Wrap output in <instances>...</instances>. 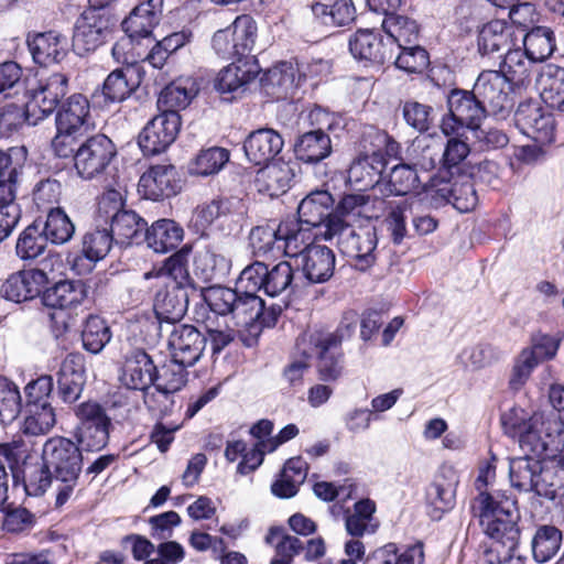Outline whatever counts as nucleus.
<instances>
[{"instance_id":"nucleus-1","label":"nucleus","mask_w":564,"mask_h":564,"mask_svg":"<svg viewBox=\"0 0 564 564\" xmlns=\"http://www.w3.org/2000/svg\"><path fill=\"white\" fill-rule=\"evenodd\" d=\"M43 467L32 475L26 490L32 495H41L55 485V506H64L78 485L83 470V454L78 445L63 436H54L45 441L42 448Z\"/></svg>"},{"instance_id":"nucleus-2","label":"nucleus","mask_w":564,"mask_h":564,"mask_svg":"<svg viewBox=\"0 0 564 564\" xmlns=\"http://www.w3.org/2000/svg\"><path fill=\"white\" fill-rule=\"evenodd\" d=\"M473 510L484 533L494 541L491 552L498 554V563L511 560L520 539L516 501L500 492H484L475 498Z\"/></svg>"},{"instance_id":"nucleus-3","label":"nucleus","mask_w":564,"mask_h":564,"mask_svg":"<svg viewBox=\"0 0 564 564\" xmlns=\"http://www.w3.org/2000/svg\"><path fill=\"white\" fill-rule=\"evenodd\" d=\"M511 486L520 492H534L554 501L564 496V473L555 466H544L533 457H513L509 463Z\"/></svg>"},{"instance_id":"nucleus-4","label":"nucleus","mask_w":564,"mask_h":564,"mask_svg":"<svg viewBox=\"0 0 564 564\" xmlns=\"http://www.w3.org/2000/svg\"><path fill=\"white\" fill-rule=\"evenodd\" d=\"M337 238V245L343 254L355 260V267L366 271L376 261L375 250L377 235L375 227H359L355 229L344 219L333 217L328 220L324 231V239Z\"/></svg>"},{"instance_id":"nucleus-5","label":"nucleus","mask_w":564,"mask_h":564,"mask_svg":"<svg viewBox=\"0 0 564 564\" xmlns=\"http://www.w3.org/2000/svg\"><path fill=\"white\" fill-rule=\"evenodd\" d=\"M531 424L532 426L517 438L519 447L524 454L522 457H533L540 460L542 457H555L561 452L563 433L557 420L534 413Z\"/></svg>"},{"instance_id":"nucleus-6","label":"nucleus","mask_w":564,"mask_h":564,"mask_svg":"<svg viewBox=\"0 0 564 564\" xmlns=\"http://www.w3.org/2000/svg\"><path fill=\"white\" fill-rule=\"evenodd\" d=\"M294 271L286 261L271 268L261 261L247 265L239 274L236 285L249 291H263L269 296H278L292 286Z\"/></svg>"},{"instance_id":"nucleus-7","label":"nucleus","mask_w":564,"mask_h":564,"mask_svg":"<svg viewBox=\"0 0 564 564\" xmlns=\"http://www.w3.org/2000/svg\"><path fill=\"white\" fill-rule=\"evenodd\" d=\"M257 41L256 21L247 14L239 15L212 37V48L219 57L230 59L248 56Z\"/></svg>"},{"instance_id":"nucleus-8","label":"nucleus","mask_w":564,"mask_h":564,"mask_svg":"<svg viewBox=\"0 0 564 564\" xmlns=\"http://www.w3.org/2000/svg\"><path fill=\"white\" fill-rule=\"evenodd\" d=\"M432 202L436 206L452 204L460 213L473 210L478 197L471 177L467 174L429 177Z\"/></svg>"},{"instance_id":"nucleus-9","label":"nucleus","mask_w":564,"mask_h":564,"mask_svg":"<svg viewBox=\"0 0 564 564\" xmlns=\"http://www.w3.org/2000/svg\"><path fill=\"white\" fill-rule=\"evenodd\" d=\"M68 88V79L61 73L52 74L46 79L39 80L35 88L30 90L29 100L25 104V120L29 124H37L56 109L61 98Z\"/></svg>"},{"instance_id":"nucleus-10","label":"nucleus","mask_w":564,"mask_h":564,"mask_svg":"<svg viewBox=\"0 0 564 564\" xmlns=\"http://www.w3.org/2000/svg\"><path fill=\"white\" fill-rule=\"evenodd\" d=\"M110 15L98 8L89 7L77 19L73 35V48L78 55L96 51L111 32Z\"/></svg>"},{"instance_id":"nucleus-11","label":"nucleus","mask_w":564,"mask_h":564,"mask_svg":"<svg viewBox=\"0 0 564 564\" xmlns=\"http://www.w3.org/2000/svg\"><path fill=\"white\" fill-rule=\"evenodd\" d=\"M115 155L113 142L105 134H96L77 148L74 166L82 178L91 180L105 172Z\"/></svg>"},{"instance_id":"nucleus-12","label":"nucleus","mask_w":564,"mask_h":564,"mask_svg":"<svg viewBox=\"0 0 564 564\" xmlns=\"http://www.w3.org/2000/svg\"><path fill=\"white\" fill-rule=\"evenodd\" d=\"M473 88L486 113L503 117L513 107L512 84L499 72L480 73Z\"/></svg>"},{"instance_id":"nucleus-13","label":"nucleus","mask_w":564,"mask_h":564,"mask_svg":"<svg viewBox=\"0 0 564 564\" xmlns=\"http://www.w3.org/2000/svg\"><path fill=\"white\" fill-rule=\"evenodd\" d=\"M180 129V113L162 111L150 120L139 134V147L144 155L159 154L175 141Z\"/></svg>"},{"instance_id":"nucleus-14","label":"nucleus","mask_w":564,"mask_h":564,"mask_svg":"<svg viewBox=\"0 0 564 564\" xmlns=\"http://www.w3.org/2000/svg\"><path fill=\"white\" fill-rule=\"evenodd\" d=\"M459 477L451 466H442L426 489V505L433 520H440L452 510L456 501Z\"/></svg>"},{"instance_id":"nucleus-15","label":"nucleus","mask_w":564,"mask_h":564,"mask_svg":"<svg viewBox=\"0 0 564 564\" xmlns=\"http://www.w3.org/2000/svg\"><path fill=\"white\" fill-rule=\"evenodd\" d=\"M514 122L520 132L536 142L553 140L554 120L536 100L520 102L514 112Z\"/></svg>"},{"instance_id":"nucleus-16","label":"nucleus","mask_w":564,"mask_h":564,"mask_svg":"<svg viewBox=\"0 0 564 564\" xmlns=\"http://www.w3.org/2000/svg\"><path fill=\"white\" fill-rule=\"evenodd\" d=\"M206 337L192 325H175L167 338L171 358L185 366H194L203 355Z\"/></svg>"},{"instance_id":"nucleus-17","label":"nucleus","mask_w":564,"mask_h":564,"mask_svg":"<svg viewBox=\"0 0 564 564\" xmlns=\"http://www.w3.org/2000/svg\"><path fill=\"white\" fill-rule=\"evenodd\" d=\"M237 289L239 292L231 313L236 325L260 329L275 324L276 317L273 313L264 311V301L257 295L259 291H249L238 286Z\"/></svg>"},{"instance_id":"nucleus-18","label":"nucleus","mask_w":564,"mask_h":564,"mask_svg":"<svg viewBox=\"0 0 564 564\" xmlns=\"http://www.w3.org/2000/svg\"><path fill=\"white\" fill-rule=\"evenodd\" d=\"M180 188L176 170L171 164L151 166L141 175L138 184L139 193L152 200L174 196Z\"/></svg>"},{"instance_id":"nucleus-19","label":"nucleus","mask_w":564,"mask_h":564,"mask_svg":"<svg viewBox=\"0 0 564 564\" xmlns=\"http://www.w3.org/2000/svg\"><path fill=\"white\" fill-rule=\"evenodd\" d=\"M47 282V274L43 270H21L3 282L0 293L6 300L20 303L42 294Z\"/></svg>"},{"instance_id":"nucleus-20","label":"nucleus","mask_w":564,"mask_h":564,"mask_svg":"<svg viewBox=\"0 0 564 564\" xmlns=\"http://www.w3.org/2000/svg\"><path fill=\"white\" fill-rule=\"evenodd\" d=\"M334 204L332 195L327 191H315L302 199L297 207L299 219L296 221L312 227L315 236L324 238L326 225L333 215L330 208Z\"/></svg>"},{"instance_id":"nucleus-21","label":"nucleus","mask_w":564,"mask_h":564,"mask_svg":"<svg viewBox=\"0 0 564 564\" xmlns=\"http://www.w3.org/2000/svg\"><path fill=\"white\" fill-rule=\"evenodd\" d=\"M156 367L151 357L141 349L127 355L122 366L120 381L128 389L147 391L154 382Z\"/></svg>"},{"instance_id":"nucleus-22","label":"nucleus","mask_w":564,"mask_h":564,"mask_svg":"<svg viewBox=\"0 0 564 564\" xmlns=\"http://www.w3.org/2000/svg\"><path fill=\"white\" fill-rule=\"evenodd\" d=\"M295 263L312 283H323L330 279L335 269V254L326 246L306 247Z\"/></svg>"},{"instance_id":"nucleus-23","label":"nucleus","mask_w":564,"mask_h":564,"mask_svg":"<svg viewBox=\"0 0 564 564\" xmlns=\"http://www.w3.org/2000/svg\"><path fill=\"white\" fill-rule=\"evenodd\" d=\"M283 137L272 128H261L252 131L243 143L247 159L256 164H267L283 149Z\"/></svg>"},{"instance_id":"nucleus-24","label":"nucleus","mask_w":564,"mask_h":564,"mask_svg":"<svg viewBox=\"0 0 564 564\" xmlns=\"http://www.w3.org/2000/svg\"><path fill=\"white\" fill-rule=\"evenodd\" d=\"M163 10V0L140 2L122 21V28L131 40L149 37L159 24Z\"/></svg>"},{"instance_id":"nucleus-25","label":"nucleus","mask_w":564,"mask_h":564,"mask_svg":"<svg viewBox=\"0 0 564 564\" xmlns=\"http://www.w3.org/2000/svg\"><path fill=\"white\" fill-rule=\"evenodd\" d=\"M84 358L79 354H68L63 360L57 378L58 394L65 403L77 401L85 386Z\"/></svg>"},{"instance_id":"nucleus-26","label":"nucleus","mask_w":564,"mask_h":564,"mask_svg":"<svg viewBox=\"0 0 564 564\" xmlns=\"http://www.w3.org/2000/svg\"><path fill=\"white\" fill-rule=\"evenodd\" d=\"M153 307L159 319L167 323L178 322L188 307V289L173 281L156 293Z\"/></svg>"},{"instance_id":"nucleus-27","label":"nucleus","mask_w":564,"mask_h":564,"mask_svg":"<svg viewBox=\"0 0 564 564\" xmlns=\"http://www.w3.org/2000/svg\"><path fill=\"white\" fill-rule=\"evenodd\" d=\"M448 111L470 130H478L486 112L475 90L452 89L447 95Z\"/></svg>"},{"instance_id":"nucleus-28","label":"nucleus","mask_w":564,"mask_h":564,"mask_svg":"<svg viewBox=\"0 0 564 564\" xmlns=\"http://www.w3.org/2000/svg\"><path fill=\"white\" fill-rule=\"evenodd\" d=\"M302 80L297 64L280 62L265 72L261 83L265 93L276 99L291 95Z\"/></svg>"},{"instance_id":"nucleus-29","label":"nucleus","mask_w":564,"mask_h":564,"mask_svg":"<svg viewBox=\"0 0 564 564\" xmlns=\"http://www.w3.org/2000/svg\"><path fill=\"white\" fill-rule=\"evenodd\" d=\"M316 343H308V335L304 334L299 338L296 348L305 358H318L317 371L321 380L336 381L341 375V352L335 354L337 347H323Z\"/></svg>"},{"instance_id":"nucleus-30","label":"nucleus","mask_w":564,"mask_h":564,"mask_svg":"<svg viewBox=\"0 0 564 564\" xmlns=\"http://www.w3.org/2000/svg\"><path fill=\"white\" fill-rule=\"evenodd\" d=\"M258 65L250 61L239 59L238 63L224 67L214 80V88L221 95L242 93L256 79Z\"/></svg>"},{"instance_id":"nucleus-31","label":"nucleus","mask_w":564,"mask_h":564,"mask_svg":"<svg viewBox=\"0 0 564 564\" xmlns=\"http://www.w3.org/2000/svg\"><path fill=\"white\" fill-rule=\"evenodd\" d=\"M113 237L108 229H94L85 234L83 238V257L74 261V269L84 274L90 272L99 260H102L110 251Z\"/></svg>"},{"instance_id":"nucleus-32","label":"nucleus","mask_w":564,"mask_h":564,"mask_svg":"<svg viewBox=\"0 0 564 564\" xmlns=\"http://www.w3.org/2000/svg\"><path fill=\"white\" fill-rule=\"evenodd\" d=\"M33 61L41 66L59 63L67 54V37L55 32L48 31L36 34L28 41Z\"/></svg>"},{"instance_id":"nucleus-33","label":"nucleus","mask_w":564,"mask_h":564,"mask_svg":"<svg viewBox=\"0 0 564 564\" xmlns=\"http://www.w3.org/2000/svg\"><path fill=\"white\" fill-rule=\"evenodd\" d=\"M349 51L357 59L377 64H383L393 57L392 50L371 30L357 31L349 40Z\"/></svg>"},{"instance_id":"nucleus-34","label":"nucleus","mask_w":564,"mask_h":564,"mask_svg":"<svg viewBox=\"0 0 564 564\" xmlns=\"http://www.w3.org/2000/svg\"><path fill=\"white\" fill-rule=\"evenodd\" d=\"M87 286L79 280H62L42 293V303L53 308H72L80 305L87 297Z\"/></svg>"},{"instance_id":"nucleus-35","label":"nucleus","mask_w":564,"mask_h":564,"mask_svg":"<svg viewBox=\"0 0 564 564\" xmlns=\"http://www.w3.org/2000/svg\"><path fill=\"white\" fill-rule=\"evenodd\" d=\"M387 209V202L378 196L362 193L345 195L336 207L333 217H364L367 219L379 218Z\"/></svg>"},{"instance_id":"nucleus-36","label":"nucleus","mask_w":564,"mask_h":564,"mask_svg":"<svg viewBox=\"0 0 564 564\" xmlns=\"http://www.w3.org/2000/svg\"><path fill=\"white\" fill-rule=\"evenodd\" d=\"M199 90L193 77H180L166 85L158 98V107L162 111L177 112L185 109Z\"/></svg>"},{"instance_id":"nucleus-37","label":"nucleus","mask_w":564,"mask_h":564,"mask_svg":"<svg viewBox=\"0 0 564 564\" xmlns=\"http://www.w3.org/2000/svg\"><path fill=\"white\" fill-rule=\"evenodd\" d=\"M89 102L80 94L72 95L56 115V129L83 134L87 131Z\"/></svg>"},{"instance_id":"nucleus-38","label":"nucleus","mask_w":564,"mask_h":564,"mask_svg":"<svg viewBox=\"0 0 564 564\" xmlns=\"http://www.w3.org/2000/svg\"><path fill=\"white\" fill-rule=\"evenodd\" d=\"M294 174L286 163L275 162L265 164L257 173L254 184L260 193L278 197L290 188Z\"/></svg>"},{"instance_id":"nucleus-39","label":"nucleus","mask_w":564,"mask_h":564,"mask_svg":"<svg viewBox=\"0 0 564 564\" xmlns=\"http://www.w3.org/2000/svg\"><path fill=\"white\" fill-rule=\"evenodd\" d=\"M384 167L386 160L380 150L360 155L354 160L348 170V181L360 188L373 186L378 183Z\"/></svg>"},{"instance_id":"nucleus-40","label":"nucleus","mask_w":564,"mask_h":564,"mask_svg":"<svg viewBox=\"0 0 564 564\" xmlns=\"http://www.w3.org/2000/svg\"><path fill=\"white\" fill-rule=\"evenodd\" d=\"M183 228L172 219H159L145 231L149 248L156 253L175 249L183 239Z\"/></svg>"},{"instance_id":"nucleus-41","label":"nucleus","mask_w":564,"mask_h":564,"mask_svg":"<svg viewBox=\"0 0 564 564\" xmlns=\"http://www.w3.org/2000/svg\"><path fill=\"white\" fill-rule=\"evenodd\" d=\"M311 10L315 19L330 26L347 25L356 15L352 0H315Z\"/></svg>"},{"instance_id":"nucleus-42","label":"nucleus","mask_w":564,"mask_h":564,"mask_svg":"<svg viewBox=\"0 0 564 564\" xmlns=\"http://www.w3.org/2000/svg\"><path fill=\"white\" fill-rule=\"evenodd\" d=\"M188 366L181 365L171 358L167 364H164L160 370L156 371L155 380L158 384V395L163 398L162 410L166 406L173 405V394L180 391L186 383V368Z\"/></svg>"},{"instance_id":"nucleus-43","label":"nucleus","mask_w":564,"mask_h":564,"mask_svg":"<svg viewBox=\"0 0 564 564\" xmlns=\"http://www.w3.org/2000/svg\"><path fill=\"white\" fill-rule=\"evenodd\" d=\"M315 230L299 221H286L280 225L281 246L284 253L296 260L306 247L317 246Z\"/></svg>"},{"instance_id":"nucleus-44","label":"nucleus","mask_w":564,"mask_h":564,"mask_svg":"<svg viewBox=\"0 0 564 564\" xmlns=\"http://www.w3.org/2000/svg\"><path fill=\"white\" fill-rule=\"evenodd\" d=\"M294 151L299 160L318 163L330 155L332 141L326 132L307 131L297 138Z\"/></svg>"},{"instance_id":"nucleus-45","label":"nucleus","mask_w":564,"mask_h":564,"mask_svg":"<svg viewBox=\"0 0 564 564\" xmlns=\"http://www.w3.org/2000/svg\"><path fill=\"white\" fill-rule=\"evenodd\" d=\"M511 33L506 22L494 20L485 24L479 31L478 50L482 56L498 54V58L502 57V53L510 47Z\"/></svg>"},{"instance_id":"nucleus-46","label":"nucleus","mask_w":564,"mask_h":564,"mask_svg":"<svg viewBox=\"0 0 564 564\" xmlns=\"http://www.w3.org/2000/svg\"><path fill=\"white\" fill-rule=\"evenodd\" d=\"M132 67L117 68L104 80L101 95L106 102H121L126 100L139 86Z\"/></svg>"},{"instance_id":"nucleus-47","label":"nucleus","mask_w":564,"mask_h":564,"mask_svg":"<svg viewBox=\"0 0 564 564\" xmlns=\"http://www.w3.org/2000/svg\"><path fill=\"white\" fill-rule=\"evenodd\" d=\"M541 98L553 109L564 112V68L547 66L541 74Z\"/></svg>"},{"instance_id":"nucleus-48","label":"nucleus","mask_w":564,"mask_h":564,"mask_svg":"<svg viewBox=\"0 0 564 564\" xmlns=\"http://www.w3.org/2000/svg\"><path fill=\"white\" fill-rule=\"evenodd\" d=\"M147 221L133 210H117L111 215L110 234L120 243H130L141 237Z\"/></svg>"},{"instance_id":"nucleus-49","label":"nucleus","mask_w":564,"mask_h":564,"mask_svg":"<svg viewBox=\"0 0 564 564\" xmlns=\"http://www.w3.org/2000/svg\"><path fill=\"white\" fill-rule=\"evenodd\" d=\"M240 199L237 197H219L209 203L197 206L193 213L195 226L207 228L218 218L226 217L240 208Z\"/></svg>"},{"instance_id":"nucleus-50","label":"nucleus","mask_w":564,"mask_h":564,"mask_svg":"<svg viewBox=\"0 0 564 564\" xmlns=\"http://www.w3.org/2000/svg\"><path fill=\"white\" fill-rule=\"evenodd\" d=\"M523 46L529 61L543 62L554 52V32L546 26H535L524 35Z\"/></svg>"},{"instance_id":"nucleus-51","label":"nucleus","mask_w":564,"mask_h":564,"mask_svg":"<svg viewBox=\"0 0 564 564\" xmlns=\"http://www.w3.org/2000/svg\"><path fill=\"white\" fill-rule=\"evenodd\" d=\"M41 230L47 241L54 245H64L72 239L75 225L62 208L56 207L50 209L45 221L41 225Z\"/></svg>"},{"instance_id":"nucleus-52","label":"nucleus","mask_w":564,"mask_h":564,"mask_svg":"<svg viewBox=\"0 0 564 564\" xmlns=\"http://www.w3.org/2000/svg\"><path fill=\"white\" fill-rule=\"evenodd\" d=\"M562 532L554 525H542L535 531L532 541V555L538 563L550 561L560 550Z\"/></svg>"},{"instance_id":"nucleus-53","label":"nucleus","mask_w":564,"mask_h":564,"mask_svg":"<svg viewBox=\"0 0 564 564\" xmlns=\"http://www.w3.org/2000/svg\"><path fill=\"white\" fill-rule=\"evenodd\" d=\"M228 150L212 147L199 151L188 165L189 174L196 176H209L219 173L229 161Z\"/></svg>"},{"instance_id":"nucleus-54","label":"nucleus","mask_w":564,"mask_h":564,"mask_svg":"<svg viewBox=\"0 0 564 564\" xmlns=\"http://www.w3.org/2000/svg\"><path fill=\"white\" fill-rule=\"evenodd\" d=\"M382 29L391 39V43L399 46L413 44L419 37L417 23L398 13H390L383 18Z\"/></svg>"},{"instance_id":"nucleus-55","label":"nucleus","mask_w":564,"mask_h":564,"mask_svg":"<svg viewBox=\"0 0 564 564\" xmlns=\"http://www.w3.org/2000/svg\"><path fill=\"white\" fill-rule=\"evenodd\" d=\"M499 72L512 85H522L530 75L531 61L520 48L510 47L499 58Z\"/></svg>"},{"instance_id":"nucleus-56","label":"nucleus","mask_w":564,"mask_h":564,"mask_svg":"<svg viewBox=\"0 0 564 564\" xmlns=\"http://www.w3.org/2000/svg\"><path fill=\"white\" fill-rule=\"evenodd\" d=\"M358 325V315L350 311L343 315V318L335 332L315 330L308 335V343L324 345L323 347H339L344 340L349 339Z\"/></svg>"},{"instance_id":"nucleus-57","label":"nucleus","mask_w":564,"mask_h":564,"mask_svg":"<svg viewBox=\"0 0 564 564\" xmlns=\"http://www.w3.org/2000/svg\"><path fill=\"white\" fill-rule=\"evenodd\" d=\"M430 191V182L423 181L417 171L409 164L392 167L389 176V191L394 195H406L420 186Z\"/></svg>"},{"instance_id":"nucleus-58","label":"nucleus","mask_w":564,"mask_h":564,"mask_svg":"<svg viewBox=\"0 0 564 564\" xmlns=\"http://www.w3.org/2000/svg\"><path fill=\"white\" fill-rule=\"evenodd\" d=\"M26 408V415L22 431L26 435L37 436L48 433L56 423L55 410L52 405H31Z\"/></svg>"},{"instance_id":"nucleus-59","label":"nucleus","mask_w":564,"mask_h":564,"mask_svg":"<svg viewBox=\"0 0 564 564\" xmlns=\"http://www.w3.org/2000/svg\"><path fill=\"white\" fill-rule=\"evenodd\" d=\"M47 239L41 230V224L28 226L19 236L15 245L17 256L22 260H33L46 249Z\"/></svg>"},{"instance_id":"nucleus-60","label":"nucleus","mask_w":564,"mask_h":564,"mask_svg":"<svg viewBox=\"0 0 564 564\" xmlns=\"http://www.w3.org/2000/svg\"><path fill=\"white\" fill-rule=\"evenodd\" d=\"M110 339L111 332L106 321L99 316L90 315L86 319L82 330L84 348L91 354H98L105 348Z\"/></svg>"},{"instance_id":"nucleus-61","label":"nucleus","mask_w":564,"mask_h":564,"mask_svg":"<svg viewBox=\"0 0 564 564\" xmlns=\"http://www.w3.org/2000/svg\"><path fill=\"white\" fill-rule=\"evenodd\" d=\"M376 505L370 499L355 503L354 512L346 518V530L352 536H361L365 533H373L377 524L373 523Z\"/></svg>"},{"instance_id":"nucleus-62","label":"nucleus","mask_w":564,"mask_h":564,"mask_svg":"<svg viewBox=\"0 0 564 564\" xmlns=\"http://www.w3.org/2000/svg\"><path fill=\"white\" fill-rule=\"evenodd\" d=\"M265 541L275 547L276 555L271 564H290L293 556L303 549L300 539L285 534L284 530L280 528H271Z\"/></svg>"},{"instance_id":"nucleus-63","label":"nucleus","mask_w":564,"mask_h":564,"mask_svg":"<svg viewBox=\"0 0 564 564\" xmlns=\"http://www.w3.org/2000/svg\"><path fill=\"white\" fill-rule=\"evenodd\" d=\"M249 247L257 257L267 256L274 249L281 250L280 226H257L249 234Z\"/></svg>"},{"instance_id":"nucleus-64","label":"nucleus","mask_w":564,"mask_h":564,"mask_svg":"<svg viewBox=\"0 0 564 564\" xmlns=\"http://www.w3.org/2000/svg\"><path fill=\"white\" fill-rule=\"evenodd\" d=\"M238 292V289L232 290L215 285L204 289L202 297L213 312L219 315H227L232 313Z\"/></svg>"}]
</instances>
